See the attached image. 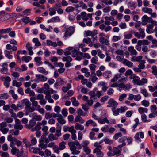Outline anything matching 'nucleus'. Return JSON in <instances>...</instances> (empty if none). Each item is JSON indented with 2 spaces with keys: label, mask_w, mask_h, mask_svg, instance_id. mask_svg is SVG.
<instances>
[{
  "label": "nucleus",
  "mask_w": 157,
  "mask_h": 157,
  "mask_svg": "<svg viewBox=\"0 0 157 157\" xmlns=\"http://www.w3.org/2000/svg\"><path fill=\"white\" fill-rule=\"evenodd\" d=\"M140 93H142L145 97H150L151 94H148L145 89H141L140 90Z\"/></svg>",
  "instance_id": "393cba45"
},
{
  "label": "nucleus",
  "mask_w": 157,
  "mask_h": 157,
  "mask_svg": "<svg viewBox=\"0 0 157 157\" xmlns=\"http://www.w3.org/2000/svg\"><path fill=\"white\" fill-rule=\"evenodd\" d=\"M10 134H11L12 135L17 136L19 134V131L18 130H14L13 129L10 131Z\"/></svg>",
  "instance_id": "09e8293b"
},
{
  "label": "nucleus",
  "mask_w": 157,
  "mask_h": 157,
  "mask_svg": "<svg viewBox=\"0 0 157 157\" xmlns=\"http://www.w3.org/2000/svg\"><path fill=\"white\" fill-rule=\"evenodd\" d=\"M104 142L106 144H111L113 143V141L107 138L104 139Z\"/></svg>",
  "instance_id": "774afa93"
},
{
  "label": "nucleus",
  "mask_w": 157,
  "mask_h": 157,
  "mask_svg": "<svg viewBox=\"0 0 157 157\" xmlns=\"http://www.w3.org/2000/svg\"><path fill=\"white\" fill-rule=\"evenodd\" d=\"M83 149L87 155H89L91 152V149L88 147H83Z\"/></svg>",
  "instance_id": "bf43d9fd"
},
{
  "label": "nucleus",
  "mask_w": 157,
  "mask_h": 157,
  "mask_svg": "<svg viewBox=\"0 0 157 157\" xmlns=\"http://www.w3.org/2000/svg\"><path fill=\"white\" fill-rule=\"evenodd\" d=\"M63 61L71 62L72 61V58L70 56L63 57L62 58Z\"/></svg>",
  "instance_id": "3c124183"
},
{
  "label": "nucleus",
  "mask_w": 157,
  "mask_h": 157,
  "mask_svg": "<svg viewBox=\"0 0 157 157\" xmlns=\"http://www.w3.org/2000/svg\"><path fill=\"white\" fill-rule=\"evenodd\" d=\"M141 24L143 25H145L148 22L154 24V25H157V21L154 20L151 17H148L146 15H144L142 18Z\"/></svg>",
  "instance_id": "f257e3e1"
},
{
  "label": "nucleus",
  "mask_w": 157,
  "mask_h": 157,
  "mask_svg": "<svg viewBox=\"0 0 157 157\" xmlns=\"http://www.w3.org/2000/svg\"><path fill=\"white\" fill-rule=\"evenodd\" d=\"M157 52L155 50H151L150 53V55L153 58H155L157 56Z\"/></svg>",
  "instance_id": "338daca9"
},
{
  "label": "nucleus",
  "mask_w": 157,
  "mask_h": 157,
  "mask_svg": "<svg viewBox=\"0 0 157 157\" xmlns=\"http://www.w3.org/2000/svg\"><path fill=\"white\" fill-rule=\"evenodd\" d=\"M102 149L98 148H95L93 151V153H96V155L98 157H103L104 154L103 152L101 151Z\"/></svg>",
  "instance_id": "6e6552de"
},
{
  "label": "nucleus",
  "mask_w": 157,
  "mask_h": 157,
  "mask_svg": "<svg viewBox=\"0 0 157 157\" xmlns=\"http://www.w3.org/2000/svg\"><path fill=\"white\" fill-rule=\"evenodd\" d=\"M52 23H55L59 22L60 21V19L58 16H55L52 18Z\"/></svg>",
  "instance_id": "4d7b16f0"
},
{
  "label": "nucleus",
  "mask_w": 157,
  "mask_h": 157,
  "mask_svg": "<svg viewBox=\"0 0 157 157\" xmlns=\"http://www.w3.org/2000/svg\"><path fill=\"white\" fill-rule=\"evenodd\" d=\"M148 109L147 108H143L142 107H140L138 109V112L142 114H144V113H147Z\"/></svg>",
  "instance_id": "72a5a7b5"
},
{
  "label": "nucleus",
  "mask_w": 157,
  "mask_h": 157,
  "mask_svg": "<svg viewBox=\"0 0 157 157\" xmlns=\"http://www.w3.org/2000/svg\"><path fill=\"white\" fill-rule=\"evenodd\" d=\"M25 109L27 112H33L35 110V109L34 107H31V105H29L27 106H25Z\"/></svg>",
  "instance_id": "bb28decb"
},
{
  "label": "nucleus",
  "mask_w": 157,
  "mask_h": 157,
  "mask_svg": "<svg viewBox=\"0 0 157 157\" xmlns=\"http://www.w3.org/2000/svg\"><path fill=\"white\" fill-rule=\"evenodd\" d=\"M89 95L90 96V99H93L94 100L97 99L96 94L94 91H91L90 92Z\"/></svg>",
  "instance_id": "473e14b6"
},
{
  "label": "nucleus",
  "mask_w": 157,
  "mask_h": 157,
  "mask_svg": "<svg viewBox=\"0 0 157 157\" xmlns=\"http://www.w3.org/2000/svg\"><path fill=\"white\" fill-rule=\"evenodd\" d=\"M81 15L82 17V19L84 21H86L88 19L87 17V15L85 12H82L81 13Z\"/></svg>",
  "instance_id": "de8ad7c7"
},
{
  "label": "nucleus",
  "mask_w": 157,
  "mask_h": 157,
  "mask_svg": "<svg viewBox=\"0 0 157 157\" xmlns=\"http://www.w3.org/2000/svg\"><path fill=\"white\" fill-rule=\"evenodd\" d=\"M103 75L105 78H109L112 77V74L110 71H107L103 73Z\"/></svg>",
  "instance_id": "2eb2a0df"
},
{
  "label": "nucleus",
  "mask_w": 157,
  "mask_h": 157,
  "mask_svg": "<svg viewBox=\"0 0 157 157\" xmlns=\"http://www.w3.org/2000/svg\"><path fill=\"white\" fill-rule=\"evenodd\" d=\"M128 50L131 53V55H136L137 54V52L134 49L133 46H130L128 48Z\"/></svg>",
  "instance_id": "a211bd4d"
},
{
  "label": "nucleus",
  "mask_w": 157,
  "mask_h": 157,
  "mask_svg": "<svg viewBox=\"0 0 157 157\" xmlns=\"http://www.w3.org/2000/svg\"><path fill=\"white\" fill-rule=\"evenodd\" d=\"M12 29L11 28H9L6 29H0V33L1 34L5 33H9Z\"/></svg>",
  "instance_id": "cd10ccee"
},
{
  "label": "nucleus",
  "mask_w": 157,
  "mask_h": 157,
  "mask_svg": "<svg viewBox=\"0 0 157 157\" xmlns=\"http://www.w3.org/2000/svg\"><path fill=\"white\" fill-rule=\"evenodd\" d=\"M82 54V52L76 49H74L72 51V56L73 57H75L78 55Z\"/></svg>",
  "instance_id": "aec40b11"
},
{
  "label": "nucleus",
  "mask_w": 157,
  "mask_h": 157,
  "mask_svg": "<svg viewBox=\"0 0 157 157\" xmlns=\"http://www.w3.org/2000/svg\"><path fill=\"white\" fill-rule=\"evenodd\" d=\"M142 105L145 107H147L149 105V102L148 101L144 100L141 102Z\"/></svg>",
  "instance_id": "5fc2aeb1"
},
{
  "label": "nucleus",
  "mask_w": 157,
  "mask_h": 157,
  "mask_svg": "<svg viewBox=\"0 0 157 157\" xmlns=\"http://www.w3.org/2000/svg\"><path fill=\"white\" fill-rule=\"evenodd\" d=\"M32 59V57L30 56H24L22 58V61H24L25 62L27 63L30 61Z\"/></svg>",
  "instance_id": "8fccbe9b"
},
{
  "label": "nucleus",
  "mask_w": 157,
  "mask_h": 157,
  "mask_svg": "<svg viewBox=\"0 0 157 157\" xmlns=\"http://www.w3.org/2000/svg\"><path fill=\"white\" fill-rule=\"evenodd\" d=\"M121 75L122 74L121 73L117 74L115 75L114 77L111 79V82H114L116 81L117 80L118 78H120L121 77Z\"/></svg>",
  "instance_id": "c85d7f7f"
},
{
  "label": "nucleus",
  "mask_w": 157,
  "mask_h": 157,
  "mask_svg": "<svg viewBox=\"0 0 157 157\" xmlns=\"http://www.w3.org/2000/svg\"><path fill=\"white\" fill-rule=\"evenodd\" d=\"M36 122L34 120H31L29 121V124L25 125L27 128L30 129L36 124Z\"/></svg>",
  "instance_id": "ddd939ff"
},
{
  "label": "nucleus",
  "mask_w": 157,
  "mask_h": 157,
  "mask_svg": "<svg viewBox=\"0 0 157 157\" xmlns=\"http://www.w3.org/2000/svg\"><path fill=\"white\" fill-rule=\"evenodd\" d=\"M98 121L99 123L102 124H104L105 122L108 124L109 123V121L108 120L107 118L106 117L103 119L101 118H99L98 120Z\"/></svg>",
  "instance_id": "6ab92c4d"
},
{
  "label": "nucleus",
  "mask_w": 157,
  "mask_h": 157,
  "mask_svg": "<svg viewBox=\"0 0 157 157\" xmlns=\"http://www.w3.org/2000/svg\"><path fill=\"white\" fill-rule=\"evenodd\" d=\"M73 33V32L72 29L70 28L67 29L64 33V40H66L68 37L70 36Z\"/></svg>",
  "instance_id": "423d86ee"
},
{
  "label": "nucleus",
  "mask_w": 157,
  "mask_h": 157,
  "mask_svg": "<svg viewBox=\"0 0 157 157\" xmlns=\"http://www.w3.org/2000/svg\"><path fill=\"white\" fill-rule=\"evenodd\" d=\"M139 136V133L138 132H137L135 134L134 136L135 140L138 143H139L141 141V140Z\"/></svg>",
  "instance_id": "864d4df0"
},
{
  "label": "nucleus",
  "mask_w": 157,
  "mask_h": 157,
  "mask_svg": "<svg viewBox=\"0 0 157 157\" xmlns=\"http://www.w3.org/2000/svg\"><path fill=\"white\" fill-rule=\"evenodd\" d=\"M136 7L135 3L134 2H130L128 3V7L131 8V10H133Z\"/></svg>",
  "instance_id": "37998d69"
},
{
  "label": "nucleus",
  "mask_w": 157,
  "mask_h": 157,
  "mask_svg": "<svg viewBox=\"0 0 157 157\" xmlns=\"http://www.w3.org/2000/svg\"><path fill=\"white\" fill-rule=\"evenodd\" d=\"M6 48L7 50H11L12 52L17 50V47L15 45H12L10 44H7L6 46Z\"/></svg>",
  "instance_id": "9b49d317"
},
{
  "label": "nucleus",
  "mask_w": 157,
  "mask_h": 157,
  "mask_svg": "<svg viewBox=\"0 0 157 157\" xmlns=\"http://www.w3.org/2000/svg\"><path fill=\"white\" fill-rule=\"evenodd\" d=\"M22 105L23 106L25 105V106H27L31 105V103L28 99H24L22 101Z\"/></svg>",
  "instance_id": "58836bf2"
},
{
  "label": "nucleus",
  "mask_w": 157,
  "mask_h": 157,
  "mask_svg": "<svg viewBox=\"0 0 157 157\" xmlns=\"http://www.w3.org/2000/svg\"><path fill=\"white\" fill-rule=\"evenodd\" d=\"M111 110L113 112V115L114 116H117L119 114V108H117L116 109V107H112L111 108Z\"/></svg>",
  "instance_id": "dca6fc26"
},
{
  "label": "nucleus",
  "mask_w": 157,
  "mask_h": 157,
  "mask_svg": "<svg viewBox=\"0 0 157 157\" xmlns=\"http://www.w3.org/2000/svg\"><path fill=\"white\" fill-rule=\"evenodd\" d=\"M47 45L48 46H51L55 47L56 45V42H53L50 40H46Z\"/></svg>",
  "instance_id": "a19ab883"
},
{
  "label": "nucleus",
  "mask_w": 157,
  "mask_h": 157,
  "mask_svg": "<svg viewBox=\"0 0 157 157\" xmlns=\"http://www.w3.org/2000/svg\"><path fill=\"white\" fill-rule=\"evenodd\" d=\"M41 57H36L34 58V61L36 62V65L37 66L41 65L43 63L41 61Z\"/></svg>",
  "instance_id": "412c9836"
},
{
  "label": "nucleus",
  "mask_w": 157,
  "mask_h": 157,
  "mask_svg": "<svg viewBox=\"0 0 157 157\" xmlns=\"http://www.w3.org/2000/svg\"><path fill=\"white\" fill-rule=\"evenodd\" d=\"M153 25L154 24H148L146 25V32L148 34H151L153 33Z\"/></svg>",
  "instance_id": "1a4fd4ad"
},
{
  "label": "nucleus",
  "mask_w": 157,
  "mask_h": 157,
  "mask_svg": "<svg viewBox=\"0 0 157 157\" xmlns=\"http://www.w3.org/2000/svg\"><path fill=\"white\" fill-rule=\"evenodd\" d=\"M37 70L43 74L45 75H47L48 74V72L42 67H37Z\"/></svg>",
  "instance_id": "4be33fe9"
},
{
  "label": "nucleus",
  "mask_w": 157,
  "mask_h": 157,
  "mask_svg": "<svg viewBox=\"0 0 157 157\" xmlns=\"http://www.w3.org/2000/svg\"><path fill=\"white\" fill-rule=\"evenodd\" d=\"M61 127L59 128H56L55 135L56 137H57L58 138L61 135Z\"/></svg>",
  "instance_id": "2f4dec72"
},
{
  "label": "nucleus",
  "mask_w": 157,
  "mask_h": 157,
  "mask_svg": "<svg viewBox=\"0 0 157 157\" xmlns=\"http://www.w3.org/2000/svg\"><path fill=\"white\" fill-rule=\"evenodd\" d=\"M66 144V142L64 141H63L60 142L59 144V150H62L66 148L65 145Z\"/></svg>",
  "instance_id": "c756f323"
},
{
  "label": "nucleus",
  "mask_w": 157,
  "mask_h": 157,
  "mask_svg": "<svg viewBox=\"0 0 157 157\" xmlns=\"http://www.w3.org/2000/svg\"><path fill=\"white\" fill-rule=\"evenodd\" d=\"M128 108L127 107L121 106L120 108H119V111L120 113H123L126 110H128Z\"/></svg>",
  "instance_id": "680f3d73"
},
{
  "label": "nucleus",
  "mask_w": 157,
  "mask_h": 157,
  "mask_svg": "<svg viewBox=\"0 0 157 157\" xmlns=\"http://www.w3.org/2000/svg\"><path fill=\"white\" fill-rule=\"evenodd\" d=\"M75 10V8L72 6H68L66 8L65 11L67 13L73 12Z\"/></svg>",
  "instance_id": "a18cd8bd"
},
{
  "label": "nucleus",
  "mask_w": 157,
  "mask_h": 157,
  "mask_svg": "<svg viewBox=\"0 0 157 157\" xmlns=\"http://www.w3.org/2000/svg\"><path fill=\"white\" fill-rule=\"evenodd\" d=\"M12 51H10L7 50H5L4 54L5 56L9 59H12L13 57V56L10 54V53H12Z\"/></svg>",
  "instance_id": "f3484780"
},
{
  "label": "nucleus",
  "mask_w": 157,
  "mask_h": 157,
  "mask_svg": "<svg viewBox=\"0 0 157 157\" xmlns=\"http://www.w3.org/2000/svg\"><path fill=\"white\" fill-rule=\"evenodd\" d=\"M14 93V91L13 90H10L9 91V93L12 95L13 98L14 99H17V96Z\"/></svg>",
  "instance_id": "603ef678"
},
{
  "label": "nucleus",
  "mask_w": 157,
  "mask_h": 157,
  "mask_svg": "<svg viewBox=\"0 0 157 157\" xmlns=\"http://www.w3.org/2000/svg\"><path fill=\"white\" fill-rule=\"evenodd\" d=\"M2 68L0 69V72L3 74H6L8 71V64L6 63H3L2 66Z\"/></svg>",
  "instance_id": "39448f33"
},
{
  "label": "nucleus",
  "mask_w": 157,
  "mask_h": 157,
  "mask_svg": "<svg viewBox=\"0 0 157 157\" xmlns=\"http://www.w3.org/2000/svg\"><path fill=\"white\" fill-rule=\"evenodd\" d=\"M49 10L50 11L49 14L50 16H52L55 15L56 13V11L53 8H50L49 9Z\"/></svg>",
  "instance_id": "052dcab7"
},
{
  "label": "nucleus",
  "mask_w": 157,
  "mask_h": 157,
  "mask_svg": "<svg viewBox=\"0 0 157 157\" xmlns=\"http://www.w3.org/2000/svg\"><path fill=\"white\" fill-rule=\"evenodd\" d=\"M122 63L123 64L128 67H131L133 65V63H132L126 59H124Z\"/></svg>",
  "instance_id": "a878e982"
},
{
  "label": "nucleus",
  "mask_w": 157,
  "mask_h": 157,
  "mask_svg": "<svg viewBox=\"0 0 157 157\" xmlns=\"http://www.w3.org/2000/svg\"><path fill=\"white\" fill-rule=\"evenodd\" d=\"M32 41L35 43L36 46H39L41 45V43L39 41V39L37 38H34L32 40Z\"/></svg>",
  "instance_id": "4c0bfd02"
},
{
  "label": "nucleus",
  "mask_w": 157,
  "mask_h": 157,
  "mask_svg": "<svg viewBox=\"0 0 157 157\" xmlns=\"http://www.w3.org/2000/svg\"><path fill=\"white\" fill-rule=\"evenodd\" d=\"M108 0H99L98 1V2L99 3L101 4L102 6L103 7H105V5H104V4H105V5H108Z\"/></svg>",
  "instance_id": "c03bdc74"
},
{
  "label": "nucleus",
  "mask_w": 157,
  "mask_h": 157,
  "mask_svg": "<svg viewBox=\"0 0 157 157\" xmlns=\"http://www.w3.org/2000/svg\"><path fill=\"white\" fill-rule=\"evenodd\" d=\"M136 78V79H134L133 80V82L134 84H136L138 85H143L141 80H138V79H139L138 77L137 76Z\"/></svg>",
  "instance_id": "b1692460"
},
{
  "label": "nucleus",
  "mask_w": 157,
  "mask_h": 157,
  "mask_svg": "<svg viewBox=\"0 0 157 157\" xmlns=\"http://www.w3.org/2000/svg\"><path fill=\"white\" fill-rule=\"evenodd\" d=\"M12 148L11 150V152L13 155L17 154V152H19V149L14 147H11Z\"/></svg>",
  "instance_id": "13d9d810"
},
{
  "label": "nucleus",
  "mask_w": 157,
  "mask_h": 157,
  "mask_svg": "<svg viewBox=\"0 0 157 157\" xmlns=\"http://www.w3.org/2000/svg\"><path fill=\"white\" fill-rule=\"evenodd\" d=\"M98 61V58L96 56H94L92 58L91 61L92 63L96 64Z\"/></svg>",
  "instance_id": "e2e57ef3"
},
{
  "label": "nucleus",
  "mask_w": 157,
  "mask_h": 157,
  "mask_svg": "<svg viewBox=\"0 0 157 157\" xmlns=\"http://www.w3.org/2000/svg\"><path fill=\"white\" fill-rule=\"evenodd\" d=\"M53 149L55 153H57L58 154L59 153V147L58 145H54L53 147Z\"/></svg>",
  "instance_id": "6e6d98bb"
},
{
  "label": "nucleus",
  "mask_w": 157,
  "mask_h": 157,
  "mask_svg": "<svg viewBox=\"0 0 157 157\" xmlns=\"http://www.w3.org/2000/svg\"><path fill=\"white\" fill-rule=\"evenodd\" d=\"M42 125V123L40 122H38L37 125L34 128L32 129V131H38L40 129L41 127L40 126Z\"/></svg>",
  "instance_id": "5701e85b"
},
{
  "label": "nucleus",
  "mask_w": 157,
  "mask_h": 157,
  "mask_svg": "<svg viewBox=\"0 0 157 157\" xmlns=\"http://www.w3.org/2000/svg\"><path fill=\"white\" fill-rule=\"evenodd\" d=\"M145 63V61L144 60H142L139 62V64L138 66V67L140 69H144L145 67V66L144 64Z\"/></svg>",
  "instance_id": "e433bc0d"
},
{
  "label": "nucleus",
  "mask_w": 157,
  "mask_h": 157,
  "mask_svg": "<svg viewBox=\"0 0 157 157\" xmlns=\"http://www.w3.org/2000/svg\"><path fill=\"white\" fill-rule=\"evenodd\" d=\"M108 103V105L107 106L108 107H117L118 105V103L112 98L109 100Z\"/></svg>",
  "instance_id": "7ed1b4c3"
},
{
  "label": "nucleus",
  "mask_w": 157,
  "mask_h": 157,
  "mask_svg": "<svg viewBox=\"0 0 157 157\" xmlns=\"http://www.w3.org/2000/svg\"><path fill=\"white\" fill-rule=\"evenodd\" d=\"M151 68L152 70V74L155 75V77L157 78V70L156 66V65H153L151 67Z\"/></svg>",
  "instance_id": "ea45409f"
},
{
  "label": "nucleus",
  "mask_w": 157,
  "mask_h": 157,
  "mask_svg": "<svg viewBox=\"0 0 157 157\" xmlns=\"http://www.w3.org/2000/svg\"><path fill=\"white\" fill-rule=\"evenodd\" d=\"M48 137L50 141H52L58 139V137H56L55 135L54 136L53 134H50L48 136Z\"/></svg>",
  "instance_id": "49530a36"
},
{
  "label": "nucleus",
  "mask_w": 157,
  "mask_h": 157,
  "mask_svg": "<svg viewBox=\"0 0 157 157\" xmlns=\"http://www.w3.org/2000/svg\"><path fill=\"white\" fill-rule=\"evenodd\" d=\"M7 126V124L6 122H3L0 123V130L6 128Z\"/></svg>",
  "instance_id": "69168bd1"
},
{
  "label": "nucleus",
  "mask_w": 157,
  "mask_h": 157,
  "mask_svg": "<svg viewBox=\"0 0 157 157\" xmlns=\"http://www.w3.org/2000/svg\"><path fill=\"white\" fill-rule=\"evenodd\" d=\"M57 120L58 123L62 125L65 124L66 122V121L63 118H58Z\"/></svg>",
  "instance_id": "0e129e2a"
},
{
  "label": "nucleus",
  "mask_w": 157,
  "mask_h": 157,
  "mask_svg": "<svg viewBox=\"0 0 157 157\" xmlns=\"http://www.w3.org/2000/svg\"><path fill=\"white\" fill-rule=\"evenodd\" d=\"M47 144H45L44 141L43 140H40L39 147L40 148V149H44L47 147Z\"/></svg>",
  "instance_id": "9d476101"
},
{
  "label": "nucleus",
  "mask_w": 157,
  "mask_h": 157,
  "mask_svg": "<svg viewBox=\"0 0 157 157\" xmlns=\"http://www.w3.org/2000/svg\"><path fill=\"white\" fill-rule=\"evenodd\" d=\"M139 31L140 34L141 36V38H144L145 36L144 32V29L140 28L139 29Z\"/></svg>",
  "instance_id": "79ce46f5"
},
{
  "label": "nucleus",
  "mask_w": 157,
  "mask_h": 157,
  "mask_svg": "<svg viewBox=\"0 0 157 157\" xmlns=\"http://www.w3.org/2000/svg\"><path fill=\"white\" fill-rule=\"evenodd\" d=\"M142 11L145 13L151 14L152 12V10L151 8L147 7H144L142 9Z\"/></svg>",
  "instance_id": "7c9ffc66"
},
{
  "label": "nucleus",
  "mask_w": 157,
  "mask_h": 157,
  "mask_svg": "<svg viewBox=\"0 0 157 157\" xmlns=\"http://www.w3.org/2000/svg\"><path fill=\"white\" fill-rule=\"evenodd\" d=\"M134 33V30H131L128 32L127 33H124V38L126 39H131Z\"/></svg>",
  "instance_id": "0eeeda50"
},
{
  "label": "nucleus",
  "mask_w": 157,
  "mask_h": 157,
  "mask_svg": "<svg viewBox=\"0 0 157 157\" xmlns=\"http://www.w3.org/2000/svg\"><path fill=\"white\" fill-rule=\"evenodd\" d=\"M22 142L18 140L17 139L14 138L13 140V141L12 143H10V146L11 147H14L15 145L16 144L18 146H20L22 144Z\"/></svg>",
  "instance_id": "20e7f679"
},
{
  "label": "nucleus",
  "mask_w": 157,
  "mask_h": 157,
  "mask_svg": "<svg viewBox=\"0 0 157 157\" xmlns=\"http://www.w3.org/2000/svg\"><path fill=\"white\" fill-rule=\"evenodd\" d=\"M37 78L41 82H45L47 80L48 78L41 74H37L36 75Z\"/></svg>",
  "instance_id": "f8f14e48"
},
{
  "label": "nucleus",
  "mask_w": 157,
  "mask_h": 157,
  "mask_svg": "<svg viewBox=\"0 0 157 157\" xmlns=\"http://www.w3.org/2000/svg\"><path fill=\"white\" fill-rule=\"evenodd\" d=\"M111 23L109 20H105V24H101L99 26V28L101 31L104 30L105 32H107L112 29V27L109 26Z\"/></svg>",
  "instance_id": "f03ea898"
},
{
  "label": "nucleus",
  "mask_w": 157,
  "mask_h": 157,
  "mask_svg": "<svg viewBox=\"0 0 157 157\" xmlns=\"http://www.w3.org/2000/svg\"><path fill=\"white\" fill-rule=\"evenodd\" d=\"M121 150L117 147H114L113 149V152L114 155L116 156H119L120 155Z\"/></svg>",
  "instance_id": "c9c22d12"
},
{
  "label": "nucleus",
  "mask_w": 157,
  "mask_h": 157,
  "mask_svg": "<svg viewBox=\"0 0 157 157\" xmlns=\"http://www.w3.org/2000/svg\"><path fill=\"white\" fill-rule=\"evenodd\" d=\"M75 128L77 130H82L84 129V127L83 125H81L78 123H76L75 125Z\"/></svg>",
  "instance_id": "f704fd0d"
},
{
  "label": "nucleus",
  "mask_w": 157,
  "mask_h": 157,
  "mask_svg": "<svg viewBox=\"0 0 157 157\" xmlns=\"http://www.w3.org/2000/svg\"><path fill=\"white\" fill-rule=\"evenodd\" d=\"M118 54H120L121 55L117 56L116 57L117 60L119 61H122L123 60V59L124 56L123 55V52L122 51H118L117 52Z\"/></svg>",
  "instance_id": "4468645a"
}]
</instances>
